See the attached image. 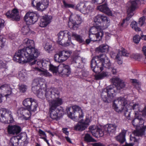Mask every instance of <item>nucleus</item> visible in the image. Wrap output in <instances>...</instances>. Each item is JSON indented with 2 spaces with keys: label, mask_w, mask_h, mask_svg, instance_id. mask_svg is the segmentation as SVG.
<instances>
[{
  "label": "nucleus",
  "mask_w": 146,
  "mask_h": 146,
  "mask_svg": "<svg viewBox=\"0 0 146 146\" xmlns=\"http://www.w3.org/2000/svg\"><path fill=\"white\" fill-rule=\"evenodd\" d=\"M103 67L111 70L113 74L117 73V69L112 66L110 60L105 54H101L99 56H95L92 58L91 61V68L94 72L99 73L103 70Z\"/></svg>",
  "instance_id": "obj_1"
},
{
  "label": "nucleus",
  "mask_w": 146,
  "mask_h": 146,
  "mask_svg": "<svg viewBox=\"0 0 146 146\" xmlns=\"http://www.w3.org/2000/svg\"><path fill=\"white\" fill-rule=\"evenodd\" d=\"M43 84L42 80L40 78L35 79L33 81L32 84V90L34 93L37 94V96L41 99H43L44 97L46 98L50 104L53 100L57 98L56 92V89H47L46 90V92L43 90L40 87Z\"/></svg>",
  "instance_id": "obj_2"
},
{
  "label": "nucleus",
  "mask_w": 146,
  "mask_h": 146,
  "mask_svg": "<svg viewBox=\"0 0 146 146\" xmlns=\"http://www.w3.org/2000/svg\"><path fill=\"white\" fill-rule=\"evenodd\" d=\"M57 98L50 102L49 113L50 117L53 119L57 121L62 115V110L61 107L58 108L62 104V100L58 98V94H56Z\"/></svg>",
  "instance_id": "obj_3"
},
{
  "label": "nucleus",
  "mask_w": 146,
  "mask_h": 146,
  "mask_svg": "<svg viewBox=\"0 0 146 146\" xmlns=\"http://www.w3.org/2000/svg\"><path fill=\"white\" fill-rule=\"evenodd\" d=\"M31 51L29 49L25 50L21 49L18 50L13 56L14 61L20 63L29 62L31 65L36 64V60L29 55Z\"/></svg>",
  "instance_id": "obj_4"
},
{
  "label": "nucleus",
  "mask_w": 146,
  "mask_h": 146,
  "mask_svg": "<svg viewBox=\"0 0 146 146\" xmlns=\"http://www.w3.org/2000/svg\"><path fill=\"white\" fill-rule=\"evenodd\" d=\"M127 102L123 97H120L117 98L114 101L113 105V109L118 112H121L124 110V114L127 119H131L130 115L131 110L126 107Z\"/></svg>",
  "instance_id": "obj_5"
},
{
  "label": "nucleus",
  "mask_w": 146,
  "mask_h": 146,
  "mask_svg": "<svg viewBox=\"0 0 146 146\" xmlns=\"http://www.w3.org/2000/svg\"><path fill=\"white\" fill-rule=\"evenodd\" d=\"M137 0H129L128 2L127 7V16L126 19L123 20L121 26L123 27H125L129 24L128 21L130 19L133 15V12L137 8Z\"/></svg>",
  "instance_id": "obj_6"
},
{
  "label": "nucleus",
  "mask_w": 146,
  "mask_h": 146,
  "mask_svg": "<svg viewBox=\"0 0 146 146\" xmlns=\"http://www.w3.org/2000/svg\"><path fill=\"white\" fill-rule=\"evenodd\" d=\"M117 92L115 86L113 84L107 86L102 90L101 94L102 100L106 103L111 102L114 97V93Z\"/></svg>",
  "instance_id": "obj_7"
},
{
  "label": "nucleus",
  "mask_w": 146,
  "mask_h": 146,
  "mask_svg": "<svg viewBox=\"0 0 146 146\" xmlns=\"http://www.w3.org/2000/svg\"><path fill=\"white\" fill-rule=\"evenodd\" d=\"M59 44L64 46L69 45L71 39V33L67 31H60L58 34Z\"/></svg>",
  "instance_id": "obj_8"
},
{
  "label": "nucleus",
  "mask_w": 146,
  "mask_h": 146,
  "mask_svg": "<svg viewBox=\"0 0 146 146\" xmlns=\"http://www.w3.org/2000/svg\"><path fill=\"white\" fill-rule=\"evenodd\" d=\"M23 43L27 46L25 48L22 49L25 50L29 49L31 51L29 55L35 59L40 55V52L37 49L35 48L34 42L33 40H30L28 38L25 39L23 41Z\"/></svg>",
  "instance_id": "obj_9"
},
{
  "label": "nucleus",
  "mask_w": 146,
  "mask_h": 146,
  "mask_svg": "<svg viewBox=\"0 0 146 146\" xmlns=\"http://www.w3.org/2000/svg\"><path fill=\"white\" fill-rule=\"evenodd\" d=\"M68 117L73 118L74 117L82 119L83 115L82 111L78 106L74 105L72 107L68 108L66 109Z\"/></svg>",
  "instance_id": "obj_10"
},
{
  "label": "nucleus",
  "mask_w": 146,
  "mask_h": 146,
  "mask_svg": "<svg viewBox=\"0 0 146 146\" xmlns=\"http://www.w3.org/2000/svg\"><path fill=\"white\" fill-rule=\"evenodd\" d=\"M70 20L68 22L69 27L73 30H76L82 22L80 17L77 15L72 14L70 16Z\"/></svg>",
  "instance_id": "obj_11"
},
{
  "label": "nucleus",
  "mask_w": 146,
  "mask_h": 146,
  "mask_svg": "<svg viewBox=\"0 0 146 146\" xmlns=\"http://www.w3.org/2000/svg\"><path fill=\"white\" fill-rule=\"evenodd\" d=\"M1 117L0 121L5 123H9L13 122V119L11 115V111H6L5 109H2L0 110Z\"/></svg>",
  "instance_id": "obj_12"
},
{
  "label": "nucleus",
  "mask_w": 146,
  "mask_h": 146,
  "mask_svg": "<svg viewBox=\"0 0 146 146\" xmlns=\"http://www.w3.org/2000/svg\"><path fill=\"white\" fill-rule=\"evenodd\" d=\"M24 19L28 25L33 24L36 22L38 19L37 15L32 12H28L24 17Z\"/></svg>",
  "instance_id": "obj_13"
},
{
  "label": "nucleus",
  "mask_w": 146,
  "mask_h": 146,
  "mask_svg": "<svg viewBox=\"0 0 146 146\" xmlns=\"http://www.w3.org/2000/svg\"><path fill=\"white\" fill-rule=\"evenodd\" d=\"M34 3L36 4L38 10L42 11L48 7L49 3L48 0H33L32 5L33 6H35Z\"/></svg>",
  "instance_id": "obj_14"
},
{
  "label": "nucleus",
  "mask_w": 146,
  "mask_h": 146,
  "mask_svg": "<svg viewBox=\"0 0 146 146\" xmlns=\"http://www.w3.org/2000/svg\"><path fill=\"white\" fill-rule=\"evenodd\" d=\"M0 94L2 97H8L12 94L11 88L10 86L7 84H3L0 86Z\"/></svg>",
  "instance_id": "obj_15"
},
{
  "label": "nucleus",
  "mask_w": 146,
  "mask_h": 146,
  "mask_svg": "<svg viewBox=\"0 0 146 146\" xmlns=\"http://www.w3.org/2000/svg\"><path fill=\"white\" fill-rule=\"evenodd\" d=\"M94 20L95 23H102L106 27H108V24L110 23L109 19L104 15H98L94 18Z\"/></svg>",
  "instance_id": "obj_16"
},
{
  "label": "nucleus",
  "mask_w": 146,
  "mask_h": 146,
  "mask_svg": "<svg viewBox=\"0 0 146 146\" xmlns=\"http://www.w3.org/2000/svg\"><path fill=\"white\" fill-rule=\"evenodd\" d=\"M111 82L115 85L117 91L124 88L126 86V83L123 80L117 77L112 78L111 79Z\"/></svg>",
  "instance_id": "obj_17"
},
{
  "label": "nucleus",
  "mask_w": 146,
  "mask_h": 146,
  "mask_svg": "<svg viewBox=\"0 0 146 146\" xmlns=\"http://www.w3.org/2000/svg\"><path fill=\"white\" fill-rule=\"evenodd\" d=\"M58 72L62 75L68 76L71 74V69L68 65L62 64L58 66Z\"/></svg>",
  "instance_id": "obj_18"
},
{
  "label": "nucleus",
  "mask_w": 146,
  "mask_h": 146,
  "mask_svg": "<svg viewBox=\"0 0 146 146\" xmlns=\"http://www.w3.org/2000/svg\"><path fill=\"white\" fill-rule=\"evenodd\" d=\"M5 15L8 18L11 19L12 20L18 21L20 19L19 12L15 9L11 11H8Z\"/></svg>",
  "instance_id": "obj_19"
},
{
  "label": "nucleus",
  "mask_w": 146,
  "mask_h": 146,
  "mask_svg": "<svg viewBox=\"0 0 146 146\" xmlns=\"http://www.w3.org/2000/svg\"><path fill=\"white\" fill-rule=\"evenodd\" d=\"M117 125L115 124H107L104 126V131L106 134L110 135L115 133Z\"/></svg>",
  "instance_id": "obj_20"
},
{
  "label": "nucleus",
  "mask_w": 146,
  "mask_h": 146,
  "mask_svg": "<svg viewBox=\"0 0 146 146\" xmlns=\"http://www.w3.org/2000/svg\"><path fill=\"white\" fill-rule=\"evenodd\" d=\"M104 34L102 30L101 29L100 32H98L96 34H90L89 37L91 41H100L102 39Z\"/></svg>",
  "instance_id": "obj_21"
},
{
  "label": "nucleus",
  "mask_w": 146,
  "mask_h": 146,
  "mask_svg": "<svg viewBox=\"0 0 146 146\" xmlns=\"http://www.w3.org/2000/svg\"><path fill=\"white\" fill-rule=\"evenodd\" d=\"M21 127L16 125H9L7 127L8 133L10 134L17 135L21 131Z\"/></svg>",
  "instance_id": "obj_22"
},
{
  "label": "nucleus",
  "mask_w": 146,
  "mask_h": 146,
  "mask_svg": "<svg viewBox=\"0 0 146 146\" xmlns=\"http://www.w3.org/2000/svg\"><path fill=\"white\" fill-rule=\"evenodd\" d=\"M81 121L78 122L77 125L75 126L74 129L79 131H83L85 130L88 126V122L87 121L88 119H86L84 122L82 121L81 119Z\"/></svg>",
  "instance_id": "obj_23"
},
{
  "label": "nucleus",
  "mask_w": 146,
  "mask_h": 146,
  "mask_svg": "<svg viewBox=\"0 0 146 146\" xmlns=\"http://www.w3.org/2000/svg\"><path fill=\"white\" fill-rule=\"evenodd\" d=\"M52 18V17L50 16L46 15L43 16L41 19L40 26L41 27L46 26L51 22Z\"/></svg>",
  "instance_id": "obj_24"
},
{
  "label": "nucleus",
  "mask_w": 146,
  "mask_h": 146,
  "mask_svg": "<svg viewBox=\"0 0 146 146\" xmlns=\"http://www.w3.org/2000/svg\"><path fill=\"white\" fill-rule=\"evenodd\" d=\"M33 70L36 71L39 73V74L41 76H44L46 77H50L52 76V74L47 70H44L42 68H39L36 66L33 67Z\"/></svg>",
  "instance_id": "obj_25"
},
{
  "label": "nucleus",
  "mask_w": 146,
  "mask_h": 146,
  "mask_svg": "<svg viewBox=\"0 0 146 146\" xmlns=\"http://www.w3.org/2000/svg\"><path fill=\"white\" fill-rule=\"evenodd\" d=\"M98 9L100 11L106 13L109 15L111 16L112 13L108 8L106 4L101 5L98 7Z\"/></svg>",
  "instance_id": "obj_26"
},
{
  "label": "nucleus",
  "mask_w": 146,
  "mask_h": 146,
  "mask_svg": "<svg viewBox=\"0 0 146 146\" xmlns=\"http://www.w3.org/2000/svg\"><path fill=\"white\" fill-rule=\"evenodd\" d=\"M62 62L66 60L70 56L72 52L70 51L63 50L59 52Z\"/></svg>",
  "instance_id": "obj_27"
},
{
  "label": "nucleus",
  "mask_w": 146,
  "mask_h": 146,
  "mask_svg": "<svg viewBox=\"0 0 146 146\" xmlns=\"http://www.w3.org/2000/svg\"><path fill=\"white\" fill-rule=\"evenodd\" d=\"M126 131L123 130L119 135L115 137L116 139L121 143H123L125 141V136Z\"/></svg>",
  "instance_id": "obj_28"
},
{
  "label": "nucleus",
  "mask_w": 146,
  "mask_h": 146,
  "mask_svg": "<svg viewBox=\"0 0 146 146\" xmlns=\"http://www.w3.org/2000/svg\"><path fill=\"white\" fill-rule=\"evenodd\" d=\"M19 111H20L21 114L23 115L25 119L27 120L29 119L31 116L30 111L29 110L23 108H21Z\"/></svg>",
  "instance_id": "obj_29"
},
{
  "label": "nucleus",
  "mask_w": 146,
  "mask_h": 146,
  "mask_svg": "<svg viewBox=\"0 0 146 146\" xmlns=\"http://www.w3.org/2000/svg\"><path fill=\"white\" fill-rule=\"evenodd\" d=\"M108 48L109 47L108 45L103 44L100 45L99 47L97 48L96 50L97 52H107L108 51Z\"/></svg>",
  "instance_id": "obj_30"
},
{
  "label": "nucleus",
  "mask_w": 146,
  "mask_h": 146,
  "mask_svg": "<svg viewBox=\"0 0 146 146\" xmlns=\"http://www.w3.org/2000/svg\"><path fill=\"white\" fill-rule=\"evenodd\" d=\"M146 129V125L139 130H134L133 132V134L136 137H141L143 135L145 129Z\"/></svg>",
  "instance_id": "obj_31"
},
{
  "label": "nucleus",
  "mask_w": 146,
  "mask_h": 146,
  "mask_svg": "<svg viewBox=\"0 0 146 146\" xmlns=\"http://www.w3.org/2000/svg\"><path fill=\"white\" fill-rule=\"evenodd\" d=\"M71 33V37L75 38L77 41L80 43H84V41L82 39L81 36L78 35L74 32H72Z\"/></svg>",
  "instance_id": "obj_32"
},
{
  "label": "nucleus",
  "mask_w": 146,
  "mask_h": 146,
  "mask_svg": "<svg viewBox=\"0 0 146 146\" xmlns=\"http://www.w3.org/2000/svg\"><path fill=\"white\" fill-rule=\"evenodd\" d=\"M73 62L77 64L78 67H80L82 64V60L80 57L77 56H74L72 59Z\"/></svg>",
  "instance_id": "obj_33"
},
{
  "label": "nucleus",
  "mask_w": 146,
  "mask_h": 146,
  "mask_svg": "<svg viewBox=\"0 0 146 146\" xmlns=\"http://www.w3.org/2000/svg\"><path fill=\"white\" fill-rule=\"evenodd\" d=\"M37 107V103L35 101H33L31 104V105L29 106V107H28L27 109L30 111H35L36 110Z\"/></svg>",
  "instance_id": "obj_34"
},
{
  "label": "nucleus",
  "mask_w": 146,
  "mask_h": 146,
  "mask_svg": "<svg viewBox=\"0 0 146 146\" xmlns=\"http://www.w3.org/2000/svg\"><path fill=\"white\" fill-rule=\"evenodd\" d=\"M108 75V73L107 72H103L100 74L96 75L95 78V79L98 80L102 79Z\"/></svg>",
  "instance_id": "obj_35"
},
{
  "label": "nucleus",
  "mask_w": 146,
  "mask_h": 146,
  "mask_svg": "<svg viewBox=\"0 0 146 146\" xmlns=\"http://www.w3.org/2000/svg\"><path fill=\"white\" fill-rule=\"evenodd\" d=\"M44 48L45 50L48 53H50L53 49L52 43L48 42L45 44Z\"/></svg>",
  "instance_id": "obj_36"
},
{
  "label": "nucleus",
  "mask_w": 146,
  "mask_h": 146,
  "mask_svg": "<svg viewBox=\"0 0 146 146\" xmlns=\"http://www.w3.org/2000/svg\"><path fill=\"white\" fill-rule=\"evenodd\" d=\"M33 101L32 98H26L23 101V104L27 109L29 107Z\"/></svg>",
  "instance_id": "obj_37"
},
{
  "label": "nucleus",
  "mask_w": 146,
  "mask_h": 146,
  "mask_svg": "<svg viewBox=\"0 0 146 146\" xmlns=\"http://www.w3.org/2000/svg\"><path fill=\"white\" fill-rule=\"evenodd\" d=\"M11 145L13 146H18L19 144V139L17 137H12L10 140Z\"/></svg>",
  "instance_id": "obj_38"
},
{
  "label": "nucleus",
  "mask_w": 146,
  "mask_h": 146,
  "mask_svg": "<svg viewBox=\"0 0 146 146\" xmlns=\"http://www.w3.org/2000/svg\"><path fill=\"white\" fill-rule=\"evenodd\" d=\"M102 29L101 27L100 26H97L96 27H92L90 30V34H96V32H100V30Z\"/></svg>",
  "instance_id": "obj_39"
},
{
  "label": "nucleus",
  "mask_w": 146,
  "mask_h": 146,
  "mask_svg": "<svg viewBox=\"0 0 146 146\" xmlns=\"http://www.w3.org/2000/svg\"><path fill=\"white\" fill-rule=\"evenodd\" d=\"M141 121H143V120L141 118H139L138 117L133 120L132 121V123L134 126H139V123Z\"/></svg>",
  "instance_id": "obj_40"
},
{
  "label": "nucleus",
  "mask_w": 146,
  "mask_h": 146,
  "mask_svg": "<svg viewBox=\"0 0 146 146\" xmlns=\"http://www.w3.org/2000/svg\"><path fill=\"white\" fill-rule=\"evenodd\" d=\"M87 5L88 3H86L80 5L79 9L81 12L84 14L87 13Z\"/></svg>",
  "instance_id": "obj_41"
},
{
  "label": "nucleus",
  "mask_w": 146,
  "mask_h": 146,
  "mask_svg": "<svg viewBox=\"0 0 146 146\" xmlns=\"http://www.w3.org/2000/svg\"><path fill=\"white\" fill-rule=\"evenodd\" d=\"M130 25L131 28L134 29L136 31H140L141 30V29L137 27V23L135 21H132Z\"/></svg>",
  "instance_id": "obj_42"
},
{
  "label": "nucleus",
  "mask_w": 146,
  "mask_h": 146,
  "mask_svg": "<svg viewBox=\"0 0 146 146\" xmlns=\"http://www.w3.org/2000/svg\"><path fill=\"white\" fill-rule=\"evenodd\" d=\"M85 140L88 142H94L96 141L92 137L88 134H86L85 137Z\"/></svg>",
  "instance_id": "obj_43"
},
{
  "label": "nucleus",
  "mask_w": 146,
  "mask_h": 146,
  "mask_svg": "<svg viewBox=\"0 0 146 146\" xmlns=\"http://www.w3.org/2000/svg\"><path fill=\"white\" fill-rule=\"evenodd\" d=\"M6 42L5 38H3L0 35V49L5 45Z\"/></svg>",
  "instance_id": "obj_44"
},
{
  "label": "nucleus",
  "mask_w": 146,
  "mask_h": 146,
  "mask_svg": "<svg viewBox=\"0 0 146 146\" xmlns=\"http://www.w3.org/2000/svg\"><path fill=\"white\" fill-rule=\"evenodd\" d=\"M49 70H51L53 73L56 74L58 72V67L55 66L51 64L49 66Z\"/></svg>",
  "instance_id": "obj_45"
},
{
  "label": "nucleus",
  "mask_w": 146,
  "mask_h": 146,
  "mask_svg": "<svg viewBox=\"0 0 146 146\" xmlns=\"http://www.w3.org/2000/svg\"><path fill=\"white\" fill-rule=\"evenodd\" d=\"M21 32L23 35H26L30 32V29L27 26H24L22 28Z\"/></svg>",
  "instance_id": "obj_46"
},
{
  "label": "nucleus",
  "mask_w": 146,
  "mask_h": 146,
  "mask_svg": "<svg viewBox=\"0 0 146 146\" xmlns=\"http://www.w3.org/2000/svg\"><path fill=\"white\" fill-rule=\"evenodd\" d=\"M55 60L58 62H62L61 59L60 58V56L59 53L58 54H56L54 56Z\"/></svg>",
  "instance_id": "obj_47"
},
{
  "label": "nucleus",
  "mask_w": 146,
  "mask_h": 146,
  "mask_svg": "<svg viewBox=\"0 0 146 146\" xmlns=\"http://www.w3.org/2000/svg\"><path fill=\"white\" fill-rule=\"evenodd\" d=\"M133 40L134 43L138 44L140 41V37L139 35H136L133 37Z\"/></svg>",
  "instance_id": "obj_48"
},
{
  "label": "nucleus",
  "mask_w": 146,
  "mask_h": 146,
  "mask_svg": "<svg viewBox=\"0 0 146 146\" xmlns=\"http://www.w3.org/2000/svg\"><path fill=\"white\" fill-rule=\"evenodd\" d=\"M97 133L98 136V137L102 136L104 133H104V131L103 132L101 130V129L99 128H97L96 129Z\"/></svg>",
  "instance_id": "obj_49"
},
{
  "label": "nucleus",
  "mask_w": 146,
  "mask_h": 146,
  "mask_svg": "<svg viewBox=\"0 0 146 146\" xmlns=\"http://www.w3.org/2000/svg\"><path fill=\"white\" fill-rule=\"evenodd\" d=\"M19 89L21 92L24 93L25 92L27 89V87L25 85L22 84L19 86Z\"/></svg>",
  "instance_id": "obj_50"
},
{
  "label": "nucleus",
  "mask_w": 146,
  "mask_h": 146,
  "mask_svg": "<svg viewBox=\"0 0 146 146\" xmlns=\"http://www.w3.org/2000/svg\"><path fill=\"white\" fill-rule=\"evenodd\" d=\"M89 129L91 130V132L92 133V135L96 137H98L97 131H96V129H94L93 127H89Z\"/></svg>",
  "instance_id": "obj_51"
},
{
  "label": "nucleus",
  "mask_w": 146,
  "mask_h": 146,
  "mask_svg": "<svg viewBox=\"0 0 146 146\" xmlns=\"http://www.w3.org/2000/svg\"><path fill=\"white\" fill-rule=\"evenodd\" d=\"M42 67L46 68L47 66H50L51 65L50 62L46 60H44L42 61Z\"/></svg>",
  "instance_id": "obj_52"
},
{
  "label": "nucleus",
  "mask_w": 146,
  "mask_h": 146,
  "mask_svg": "<svg viewBox=\"0 0 146 146\" xmlns=\"http://www.w3.org/2000/svg\"><path fill=\"white\" fill-rule=\"evenodd\" d=\"M120 54V52H118V54L116 57V58L117 60L118 64L120 65L122 64V61L121 60V57H120L121 56L119 55Z\"/></svg>",
  "instance_id": "obj_53"
},
{
  "label": "nucleus",
  "mask_w": 146,
  "mask_h": 146,
  "mask_svg": "<svg viewBox=\"0 0 146 146\" xmlns=\"http://www.w3.org/2000/svg\"><path fill=\"white\" fill-rule=\"evenodd\" d=\"M145 18L144 17H141L138 21V24L141 26H142L145 23Z\"/></svg>",
  "instance_id": "obj_54"
},
{
  "label": "nucleus",
  "mask_w": 146,
  "mask_h": 146,
  "mask_svg": "<svg viewBox=\"0 0 146 146\" xmlns=\"http://www.w3.org/2000/svg\"><path fill=\"white\" fill-rule=\"evenodd\" d=\"M133 109L135 110V111L137 112L138 111H141L139 108V105L138 104H135L133 105Z\"/></svg>",
  "instance_id": "obj_55"
},
{
  "label": "nucleus",
  "mask_w": 146,
  "mask_h": 146,
  "mask_svg": "<svg viewBox=\"0 0 146 146\" xmlns=\"http://www.w3.org/2000/svg\"><path fill=\"white\" fill-rule=\"evenodd\" d=\"M120 52V54H119V55L120 56H120V57H121L122 56H128L129 55V54L126 52V51L124 49H122L121 52Z\"/></svg>",
  "instance_id": "obj_56"
},
{
  "label": "nucleus",
  "mask_w": 146,
  "mask_h": 146,
  "mask_svg": "<svg viewBox=\"0 0 146 146\" xmlns=\"http://www.w3.org/2000/svg\"><path fill=\"white\" fill-rule=\"evenodd\" d=\"M63 3L64 6L66 8H73L74 5H73L68 4L66 3L64 0H63L62 1Z\"/></svg>",
  "instance_id": "obj_57"
},
{
  "label": "nucleus",
  "mask_w": 146,
  "mask_h": 146,
  "mask_svg": "<svg viewBox=\"0 0 146 146\" xmlns=\"http://www.w3.org/2000/svg\"><path fill=\"white\" fill-rule=\"evenodd\" d=\"M82 74L83 76L86 77L88 76L89 74L88 72L84 70H82Z\"/></svg>",
  "instance_id": "obj_58"
},
{
  "label": "nucleus",
  "mask_w": 146,
  "mask_h": 146,
  "mask_svg": "<svg viewBox=\"0 0 146 146\" xmlns=\"http://www.w3.org/2000/svg\"><path fill=\"white\" fill-rule=\"evenodd\" d=\"M25 74L23 72H20L19 74V77L21 79H22L25 77Z\"/></svg>",
  "instance_id": "obj_59"
},
{
  "label": "nucleus",
  "mask_w": 146,
  "mask_h": 146,
  "mask_svg": "<svg viewBox=\"0 0 146 146\" xmlns=\"http://www.w3.org/2000/svg\"><path fill=\"white\" fill-rule=\"evenodd\" d=\"M6 67V64L1 60H0V68H5Z\"/></svg>",
  "instance_id": "obj_60"
},
{
  "label": "nucleus",
  "mask_w": 146,
  "mask_h": 146,
  "mask_svg": "<svg viewBox=\"0 0 146 146\" xmlns=\"http://www.w3.org/2000/svg\"><path fill=\"white\" fill-rule=\"evenodd\" d=\"M93 146H104L103 144L100 143H97L92 144Z\"/></svg>",
  "instance_id": "obj_61"
},
{
  "label": "nucleus",
  "mask_w": 146,
  "mask_h": 146,
  "mask_svg": "<svg viewBox=\"0 0 146 146\" xmlns=\"http://www.w3.org/2000/svg\"><path fill=\"white\" fill-rule=\"evenodd\" d=\"M130 139L131 141L134 142H137V139L135 136L133 137L131 135H130Z\"/></svg>",
  "instance_id": "obj_62"
},
{
  "label": "nucleus",
  "mask_w": 146,
  "mask_h": 146,
  "mask_svg": "<svg viewBox=\"0 0 146 146\" xmlns=\"http://www.w3.org/2000/svg\"><path fill=\"white\" fill-rule=\"evenodd\" d=\"M92 9L93 8L91 7L90 5H88H88L87 6V13H88L89 11H92Z\"/></svg>",
  "instance_id": "obj_63"
},
{
  "label": "nucleus",
  "mask_w": 146,
  "mask_h": 146,
  "mask_svg": "<svg viewBox=\"0 0 146 146\" xmlns=\"http://www.w3.org/2000/svg\"><path fill=\"white\" fill-rule=\"evenodd\" d=\"M142 115L144 116H146V106L142 110Z\"/></svg>",
  "instance_id": "obj_64"
}]
</instances>
